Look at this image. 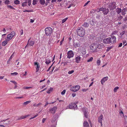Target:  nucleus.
I'll list each match as a JSON object with an SVG mask.
<instances>
[{
  "mask_svg": "<svg viewBox=\"0 0 127 127\" xmlns=\"http://www.w3.org/2000/svg\"><path fill=\"white\" fill-rule=\"evenodd\" d=\"M77 34L80 36H83L85 34V30L82 28H78L77 30Z\"/></svg>",
  "mask_w": 127,
  "mask_h": 127,
  "instance_id": "1",
  "label": "nucleus"
},
{
  "mask_svg": "<svg viewBox=\"0 0 127 127\" xmlns=\"http://www.w3.org/2000/svg\"><path fill=\"white\" fill-rule=\"evenodd\" d=\"M52 29L50 27L46 28L45 29V33L47 36H50L51 35Z\"/></svg>",
  "mask_w": 127,
  "mask_h": 127,
  "instance_id": "2",
  "label": "nucleus"
},
{
  "mask_svg": "<svg viewBox=\"0 0 127 127\" xmlns=\"http://www.w3.org/2000/svg\"><path fill=\"white\" fill-rule=\"evenodd\" d=\"M15 33L14 31H12L10 33L8 34L7 35V39H6L8 41L10 40L15 35Z\"/></svg>",
  "mask_w": 127,
  "mask_h": 127,
  "instance_id": "3",
  "label": "nucleus"
},
{
  "mask_svg": "<svg viewBox=\"0 0 127 127\" xmlns=\"http://www.w3.org/2000/svg\"><path fill=\"white\" fill-rule=\"evenodd\" d=\"M80 87L79 85H76L75 86L71 87L70 90L73 92H76L79 89Z\"/></svg>",
  "mask_w": 127,
  "mask_h": 127,
  "instance_id": "4",
  "label": "nucleus"
},
{
  "mask_svg": "<svg viewBox=\"0 0 127 127\" xmlns=\"http://www.w3.org/2000/svg\"><path fill=\"white\" fill-rule=\"evenodd\" d=\"M67 58L70 59L71 58H72L74 55L73 52L72 50H70L68 51L67 53Z\"/></svg>",
  "mask_w": 127,
  "mask_h": 127,
  "instance_id": "5",
  "label": "nucleus"
},
{
  "mask_svg": "<svg viewBox=\"0 0 127 127\" xmlns=\"http://www.w3.org/2000/svg\"><path fill=\"white\" fill-rule=\"evenodd\" d=\"M68 107L69 109H76L77 108V105L74 103H71L69 104Z\"/></svg>",
  "mask_w": 127,
  "mask_h": 127,
  "instance_id": "6",
  "label": "nucleus"
},
{
  "mask_svg": "<svg viewBox=\"0 0 127 127\" xmlns=\"http://www.w3.org/2000/svg\"><path fill=\"white\" fill-rule=\"evenodd\" d=\"M34 42L32 40H30V39L29 40L28 43L25 47L30 46H32L34 44Z\"/></svg>",
  "mask_w": 127,
  "mask_h": 127,
  "instance_id": "7",
  "label": "nucleus"
},
{
  "mask_svg": "<svg viewBox=\"0 0 127 127\" xmlns=\"http://www.w3.org/2000/svg\"><path fill=\"white\" fill-rule=\"evenodd\" d=\"M115 3L113 2L110 3L109 5V8L111 10H113L116 8Z\"/></svg>",
  "mask_w": 127,
  "mask_h": 127,
  "instance_id": "8",
  "label": "nucleus"
},
{
  "mask_svg": "<svg viewBox=\"0 0 127 127\" xmlns=\"http://www.w3.org/2000/svg\"><path fill=\"white\" fill-rule=\"evenodd\" d=\"M116 37L114 36L113 35L111 36L110 38V43H114L116 42Z\"/></svg>",
  "mask_w": 127,
  "mask_h": 127,
  "instance_id": "9",
  "label": "nucleus"
},
{
  "mask_svg": "<svg viewBox=\"0 0 127 127\" xmlns=\"http://www.w3.org/2000/svg\"><path fill=\"white\" fill-rule=\"evenodd\" d=\"M81 58L80 55L76 56L75 58L76 62L77 63H79L81 60Z\"/></svg>",
  "mask_w": 127,
  "mask_h": 127,
  "instance_id": "10",
  "label": "nucleus"
},
{
  "mask_svg": "<svg viewBox=\"0 0 127 127\" xmlns=\"http://www.w3.org/2000/svg\"><path fill=\"white\" fill-rule=\"evenodd\" d=\"M110 38L108 37L104 39L103 40V42L105 44H109L110 43Z\"/></svg>",
  "mask_w": 127,
  "mask_h": 127,
  "instance_id": "11",
  "label": "nucleus"
},
{
  "mask_svg": "<svg viewBox=\"0 0 127 127\" xmlns=\"http://www.w3.org/2000/svg\"><path fill=\"white\" fill-rule=\"evenodd\" d=\"M57 109V107L56 106H55L52 108L50 109L49 111L51 113L54 114L56 112Z\"/></svg>",
  "mask_w": 127,
  "mask_h": 127,
  "instance_id": "12",
  "label": "nucleus"
},
{
  "mask_svg": "<svg viewBox=\"0 0 127 127\" xmlns=\"http://www.w3.org/2000/svg\"><path fill=\"white\" fill-rule=\"evenodd\" d=\"M90 49L93 50H95L97 49L96 45L95 44H93L90 47Z\"/></svg>",
  "mask_w": 127,
  "mask_h": 127,
  "instance_id": "13",
  "label": "nucleus"
},
{
  "mask_svg": "<svg viewBox=\"0 0 127 127\" xmlns=\"http://www.w3.org/2000/svg\"><path fill=\"white\" fill-rule=\"evenodd\" d=\"M34 64L35 66H36V72H38L39 70L40 67V66L39 65V64L37 62H35L34 63Z\"/></svg>",
  "mask_w": 127,
  "mask_h": 127,
  "instance_id": "14",
  "label": "nucleus"
},
{
  "mask_svg": "<svg viewBox=\"0 0 127 127\" xmlns=\"http://www.w3.org/2000/svg\"><path fill=\"white\" fill-rule=\"evenodd\" d=\"M102 12L104 15H107L109 11V10L108 9L106 8H103V10L102 11Z\"/></svg>",
  "mask_w": 127,
  "mask_h": 127,
  "instance_id": "15",
  "label": "nucleus"
},
{
  "mask_svg": "<svg viewBox=\"0 0 127 127\" xmlns=\"http://www.w3.org/2000/svg\"><path fill=\"white\" fill-rule=\"evenodd\" d=\"M80 52L83 55H84L86 53V51L85 48L84 47H82L81 49Z\"/></svg>",
  "mask_w": 127,
  "mask_h": 127,
  "instance_id": "16",
  "label": "nucleus"
},
{
  "mask_svg": "<svg viewBox=\"0 0 127 127\" xmlns=\"http://www.w3.org/2000/svg\"><path fill=\"white\" fill-rule=\"evenodd\" d=\"M108 79V77H103L101 80V82L102 85H103L105 82Z\"/></svg>",
  "mask_w": 127,
  "mask_h": 127,
  "instance_id": "17",
  "label": "nucleus"
},
{
  "mask_svg": "<svg viewBox=\"0 0 127 127\" xmlns=\"http://www.w3.org/2000/svg\"><path fill=\"white\" fill-rule=\"evenodd\" d=\"M103 117L102 115H100L98 117V121L99 122H102V120L103 119Z\"/></svg>",
  "mask_w": 127,
  "mask_h": 127,
  "instance_id": "18",
  "label": "nucleus"
},
{
  "mask_svg": "<svg viewBox=\"0 0 127 127\" xmlns=\"http://www.w3.org/2000/svg\"><path fill=\"white\" fill-rule=\"evenodd\" d=\"M127 11V9L126 8L123 9L121 11V13L123 15H125L126 13V12Z\"/></svg>",
  "mask_w": 127,
  "mask_h": 127,
  "instance_id": "19",
  "label": "nucleus"
},
{
  "mask_svg": "<svg viewBox=\"0 0 127 127\" xmlns=\"http://www.w3.org/2000/svg\"><path fill=\"white\" fill-rule=\"evenodd\" d=\"M83 126L84 127H89V124L87 121H84L83 123Z\"/></svg>",
  "mask_w": 127,
  "mask_h": 127,
  "instance_id": "20",
  "label": "nucleus"
},
{
  "mask_svg": "<svg viewBox=\"0 0 127 127\" xmlns=\"http://www.w3.org/2000/svg\"><path fill=\"white\" fill-rule=\"evenodd\" d=\"M10 82L13 83L14 84L15 86L14 87V89H16L17 87V83H16V82L14 81L11 80L10 81Z\"/></svg>",
  "mask_w": 127,
  "mask_h": 127,
  "instance_id": "21",
  "label": "nucleus"
},
{
  "mask_svg": "<svg viewBox=\"0 0 127 127\" xmlns=\"http://www.w3.org/2000/svg\"><path fill=\"white\" fill-rule=\"evenodd\" d=\"M97 49L98 48L99 49H101L103 47V45L100 44L96 45Z\"/></svg>",
  "mask_w": 127,
  "mask_h": 127,
  "instance_id": "22",
  "label": "nucleus"
},
{
  "mask_svg": "<svg viewBox=\"0 0 127 127\" xmlns=\"http://www.w3.org/2000/svg\"><path fill=\"white\" fill-rule=\"evenodd\" d=\"M121 9L120 8H117L116 9V11L118 14H120L121 12Z\"/></svg>",
  "mask_w": 127,
  "mask_h": 127,
  "instance_id": "23",
  "label": "nucleus"
},
{
  "mask_svg": "<svg viewBox=\"0 0 127 127\" xmlns=\"http://www.w3.org/2000/svg\"><path fill=\"white\" fill-rule=\"evenodd\" d=\"M6 40L4 41L2 43V45L3 46H5L7 44L8 42L7 40Z\"/></svg>",
  "mask_w": 127,
  "mask_h": 127,
  "instance_id": "24",
  "label": "nucleus"
},
{
  "mask_svg": "<svg viewBox=\"0 0 127 127\" xmlns=\"http://www.w3.org/2000/svg\"><path fill=\"white\" fill-rule=\"evenodd\" d=\"M51 60L50 59L48 58L46 59L45 63L47 64H49Z\"/></svg>",
  "mask_w": 127,
  "mask_h": 127,
  "instance_id": "25",
  "label": "nucleus"
},
{
  "mask_svg": "<svg viewBox=\"0 0 127 127\" xmlns=\"http://www.w3.org/2000/svg\"><path fill=\"white\" fill-rule=\"evenodd\" d=\"M83 111L84 112V114L85 117L86 118H87L88 117V114L87 113L86 111L85 110H84L83 109Z\"/></svg>",
  "mask_w": 127,
  "mask_h": 127,
  "instance_id": "26",
  "label": "nucleus"
},
{
  "mask_svg": "<svg viewBox=\"0 0 127 127\" xmlns=\"http://www.w3.org/2000/svg\"><path fill=\"white\" fill-rule=\"evenodd\" d=\"M39 2L40 4L42 5H44L45 2V0H39Z\"/></svg>",
  "mask_w": 127,
  "mask_h": 127,
  "instance_id": "27",
  "label": "nucleus"
},
{
  "mask_svg": "<svg viewBox=\"0 0 127 127\" xmlns=\"http://www.w3.org/2000/svg\"><path fill=\"white\" fill-rule=\"evenodd\" d=\"M53 89L52 88H50L48 89V90L46 92L48 94H49L53 90Z\"/></svg>",
  "mask_w": 127,
  "mask_h": 127,
  "instance_id": "28",
  "label": "nucleus"
},
{
  "mask_svg": "<svg viewBox=\"0 0 127 127\" xmlns=\"http://www.w3.org/2000/svg\"><path fill=\"white\" fill-rule=\"evenodd\" d=\"M14 3L16 4H18L20 3V1L18 0H16L14 1Z\"/></svg>",
  "mask_w": 127,
  "mask_h": 127,
  "instance_id": "29",
  "label": "nucleus"
},
{
  "mask_svg": "<svg viewBox=\"0 0 127 127\" xmlns=\"http://www.w3.org/2000/svg\"><path fill=\"white\" fill-rule=\"evenodd\" d=\"M41 105V103H38L37 104H36V103H35V104H34L33 105V106L34 107H39Z\"/></svg>",
  "mask_w": 127,
  "mask_h": 127,
  "instance_id": "30",
  "label": "nucleus"
},
{
  "mask_svg": "<svg viewBox=\"0 0 127 127\" xmlns=\"http://www.w3.org/2000/svg\"><path fill=\"white\" fill-rule=\"evenodd\" d=\"M119 87L117 86L115 87L114 89V92H117V90L119 89Z\"/></svg>",
  "mask_w": 127,
  "mask_h": 127,
  "instance_id": "31",
  "label": "nucleus"
},
{
  "mask_svg": "<svg viewBox=\"0 0 127 127\" xmlns=\"http://www.w3.org/2000/svg\"><path fill=\"white\" fill-rule=\"evenodd\" d=\"M31 102V101H28L24 102L23 103L24 105H27Z\"/></svg>",
  "mask_w": 127,
  "mask_h": 127,
  "instance_id": "32",
  "label": "nucleus"
},
{
  "mask_svg": "<svg viewBox=\"0 0 127 127\" xmlns=\"http://www.w3.org/2000/svg\"><path fill=\"white\" fill-rule=\"evenodd\" d=\"M101 62L100 60V59H98L96 63L97 65H99L100 64Z\"/></svg>",
  "mask_w": 127,
  "mask_h": 127,
  "instance_id": "33",
  "label": "nucleus"
},
{
  "mask_svg": "<svg viewBox=\"0 0 127 127\" xmlns=\"http://www.w3.org/2000/svg\"><path fill=\"white\" fill-rule=\"evenodd\" d=\"M83 26L85 27H87L89 26V24L88 23L86 22H85L83 24Z\"/></svg>",
  "mask_w": 127,
  "mask_h": 127,
  "instance_id": "34",
  "label": "nucleus"
},
{
  "mask_svg": "<svg viewBox=\"0 0 127 127\" xmlns=\"http://www.w3.org/2000/svg\"><path fill=\"white\" fill-rule=\"evenodd\" d=\"M4 3L6 4H8L10 3V1L9 0H6L5 1Z\"/></svg>",
  "mask_w": 127,
  "mask_h": 127,
  "instance_id": "35",
  "label": "nucleus"
},
{
  "mask_svg": "<svg viewBox=\"0 0 127 127\" xmlns=\"http://www.w3.org/2000/svg\"><path fill=\"white\" fill-rule=\"evenodd\" d=\"M29 116V115H28L27 116H22L19 118V119H24L26 118L28 116Z\"/></svg>",
  "mask_w": 127,
  "mask_h": 127,
  "instance_id": "36",
  "label": "nucleus"
},
{
  "mask_svg": "<svg viewBox=\"0 0 127 127\" xmlns=\"http://www.w3.org/2000/svg\"><path fill=\"white\" fill-rule=\"evenodd\" d=\"M7 8H9L11 9H15V8H14L12 6L10 5H7Z\"/></svg>",
  "mask_w": 127,
  "mask_h": 127,
  "instance_id": "37",
  "label": "nucleus"
},
{
  "mask_svg": "<svg viewBox=\"0 0 127 127\" xmlns=\"http://www.w3.org/2000/svg\"><path fill=\"white\" fill-rule=\"evenodd\" d=\"M119 114L120 115V116L121 117H123L124 116V115L123 113V111L122 110H121L120 112H119Z\"/></svg>",
  "mask_w": 127,
  "mask_h": 127,
  "instance_id": "38",
  "label": "nucleus"
},
{
  "mask_svg": "<svg viewBox=\"0 0 127 127\" xmlns=\"http://www.w3.org/2000/svg\"><path fill=\"white\" fill-rule=\"evenodd\" d=\"M68 19V18L67 17L66 18H65L64 19L62 20V23H64V22H65Z\"/></svg>",
  "mask_w": 127,
  "mask_h": 127,
  "instance_id": "39",
  "label": "nucleus"
},
{
  "mask_svg": "<svg viewBox=\"0 0 127 127\" xmlns=\"http://www.w3.org/2000/svg\"><path fill=\"white\" fill-rule=\"evenodd\" d=\"M112 48V46L108 47L106 49V51L107 52H108Z\"/></svg>",
  "mask_w": 127,
  "mask_h": 127,
  "instance_id": "40",
  "label": "nucleus"
},
{
  "mask_svg": "<svg viewBox=\"0 0 127 127\" xmlns=\"http://www.w3.org/2000/svg\"><path fill=\"white\" fill-rule=\"evenodd\" d=\"M37 0H33L32 2V4L34 5L37 3Z\"/></svg>",
  "mask_w": 127,
  "mask_h": 127,
  "instance_id": "41",
  "label": "nucleus"
},
{
  "mask_svg": "<svg viewBox=\"0 0 127 127\" xmlns=\"http://www.w3.org/2000/svg\"><path fill=\"white\" fill-rule=\"evenodd\" d=\"M93 60V58L92 57H91L89 59L87 60L88 62H92Z\"/></svg>",
  "mask_w": 127,
  "mask_h": 127,
  "instance_id": "42",
  "label": "nucleus"
},
{
  "mask_svg": "<svg viewBox=\"0 0 127 127\" xmlns=\"http://www.w3.org/2000/svg\"><path fill=\"white\" fill-rule=\"evenodd\" d=\"M124 118L125 119V122L127 123V116L126 115L124 116Z\"/></svg>",
  "mask_w": 127,
  "mask_h": 127,
  "instance_id": "43",
  "label": "nucleus"
},
{
  "mask_svg": "<svg viewBox=\"0 0 127 127\" xmlns=\"http://www.w3.org/2000/svg\"><path fill=\"white\" fill-rule=\"evenodd\" d=\"M125 33V32L124 31H122L120 33V35H121V36H122Z\"/></svg>",
  "mask_w": 127,
  "mask_h": 127,
  "instance_id": "44",
  "label": "nucleus"
},
{
  "mask_svg": "<svg viewBox=\"0 0 127 127\" xmlns=\"http://www.w3.org/2000/svg\"><path fill=\"white\" fill-rule=\"evenodd\" d=\"M103 10V7H101L99 9H97V11L98 12H99L100 11H102Z\"/></svg>",
  "mask_w": 127,
  "mask_h": 127,
  "instance_id": "45",
  "label": "nucleus"
},
{
  "mask_svg": "<svg viewBox=\"0 0 127 127\" xmlns=\"http://www.w3.org/2000/svg\"><path fill=\"white\" fill-rule=\"evenodd\" d=\"M74 72V70H72L70 71H69L68 72V74H71L73 73Z\"/></svg>",
  "mask_w": 127,
  "mask_h": 127,
  "instance_id": "46",
  "label": "nucleus"
},
{
  "mask_svg": "<svg viewBox=\"0 0 127 127\" xmlns=\"http://www.w3.org/2000/svg\"><path fill=\"white\" fill-rule=\"evenodd\" d=\"M27 2H24L22 3V6L23 7H25L27 5Z\"/></svg>",
  "mask_w": 127,
  "mask_h": 127,
  "instance_id": "47",
  "label": "nucleus"
},
{
  "mask_svg": "<svg viewBox=\"0 0 127 127\" xmlns=\"http://www.w3.org/2000/svg\"><path fill=\"white\" fill-rule=\"evenodd\" d=\"M18 73L16 72H15L13 73H11V74L12 75H17Z\"/></svg>",
  "mask_w": 127,
  "mask_h": 127,
  "instance_id": "48",
  "label": "nucleus"
},
{
  "mask_svg": "<svg viewBox=\"0 0 127 127\" xmlns=\"http://www.w3.org/2000/svg\"><path fill=\"white\" fill-rule=\"evenodd\" d=\"M13 54H14V53H13L11 55V56H10L9 60H8V61H7V62L8 63V62L9 61H10V60L11 59H12V56H13Z\"/></svg>",
  "mask_w": 127,
  "mask_h": 127,
  "instance_id": "49",
  "label": "nucleus"
},
{
  "mask_svg": "<svg viewBox=\"0 0 127 127\" xmlns=\"http://www.w3.org/2000/svg\"><path fill=\"white\" fill-rule=\"evenodd\" d=\"M66 92V90H64L63 91H62L61 93V94L62 95H64Z\"/></svg>",
  "mask_w": 127,
  "mask_h": 127,
  "instance_id": "50",
  "label": "nucleus"
},
{
  "mask_svg": "<svg viewBox=\"0 0 127 127\" xmlns=\"http://www.w3.org/2000/svg\"><path fill=\"white\" fill-rule=\"evenodd\" d=\"M31 0H29L28 1V5L29 6H30L31 4Z\"/></svg>",
  "mask_w": 127,
  "mask_h": 127,
  "instance_id": "51",
  "label": "nucleus"
},
{
  "mask_svg": "<svg viewBox=\"0 0 127 127\" xmlns=\"http://www.w3.org/2000/svg\"><path fill=\"white\" fill-rule=\"evenodd\" d=\"M20 32V34L21 35H22L23 34V31L22 29L21 31Z\"/></svg>",
  "mask_w": 127,
  "mask_h": 127,
  "instance_id": "52",
  "label": "nucleus"
},
{
  "mask_svg": "<svg viewBox=\"0 0 127 127\" xmlns=\"http://www.w3.org/2000/svg\"><path fill=\"white\" fill-rule=\"evenodd\" d=\"M123 18V17L121 15L118 17V19H119L120 20H121Z\"/></svg>",
  "mask_w": 127,
  "mask_h": 127,
  "instance_id": "53",
  "label": "nucleus"
},
{
  "mask_svg": "<svg viewBox=\"0 0 127 127\" xmlns=\"http://www.w3.org/2000/svg\"><path fill=\"white\" fill-rule=\"evenodd\" d=\"M118 32V31H115L114 32H113L112 33V34H116Z\"/></svg>",
  "mask_w": 127,
  "mask_h": 127,
  "instance_id": "54",
  "label": "nucleus"
},
{
  "mask_svg": "<svg viewBox=\"0 0 127 127\" xmlns=\"http://www.w3.org/2000/svg\"><path fill=\"white\" fill-rule=\"evenodd\" d=\"M88 90V89H83L82 90V91L84 92H85Z\"/></svg>",
  "mask_w": 127,
  "mask_h": 127,
  "instance_id": "55",
  "label": "nucleus"
},
{
  "mask_svg": "<svg viewBox=\"0 0 127 127\" xmlns=\"http://www.w3.org/2000/svg\"><path fill=\"white\" fill-rule=\"evenodd\" d=\"M32 88L31 87H25L24 88V89H30V88Z\"/></svg>",
  "mask_w": 127,
  "mask_h": 127,
  "instance_id": "56",
  "label": "nucleus"
},
{
  "mask_svg": "<svg viewBox=\"0 0 127 127\" xmlns=\"http://www.w3.org/2000/svg\"><path fill=\"white\" fill-rule=\"evenodd\" d=\"M90 1H88L84 5V6H86L88 4Z\"/></svg>",
  "mask_w": 127,
  "mask_h": 127,
  "instance_id": "57",
  "label": "nucleus"
},
{
  "mask_svg": "<svg viewBox=\"0 0 127 127\" xmlns=\"http://www.w3.org/2000/svg\"><path fill=\"white\" fill-rule=\"evenodd\" d=\"M46 120V119L43 118L42 119V122L44 123Z\"/></svg>",
  "mask_w": 127,
  "mask_h": 127,
  "instance_id": "58",
  "label": "nucleus"
},
{
  "mask_svg": "<svg viewBox=\"0 0 127 127\" xmlns=\"http://www.w3.org/2000/svg\"><path fill=\"white\" fill-rule=\"evenodd\" d=\"M49 3V1H46V2L45 3V5L46 6L48 4V3Z\"/></svg>",
  "mask_w": 127,
  "mask_h": 127,
  "instance_id": "59",
  "label": "nucleus"
},
{
  "mask_svg": "<svg viewBox=\"0 0 127 127\" xmlns=\"http://www.w3.org/2000/svg\"><path fill=\"white\" fill-rule=\"evenodd\" d=\"M23 98V96H20V97H15V98Z\"/></svg>",
  "mask_w": 127,
  "mask_h": 127,
  "instance_id": "60",
  "label": "nucleus"
},
{
  "mask_svg": "<svg viewBox=\"0 0 127 127\" xmlns=\"http://www.w3.org/2000/svg\"><path fill=\"white\" fill-rule=\"evenodd\" d=\"M122 43H120L119 44V47H120L122 46Z\"/></svg>",
  "mask_w": 127,
  "mask_h": 127,
  "instance_id": "61",
  "label": "nucleus"
},
{
  "mask_svg": "<svg viewBox=\"0 0 127 127\" xmlns=\"http://www.w3.org/2000/svg\"><path fill=\"white\" fill-rule=\"evenodd\" d=\"M32 12V10H27V12Z\"/></svg>",
  "mask_w": 127,
  "mask_h": 127,
  "instance_id": "62",
  "label": "nucleus"
},
{
  "mask_svg": "<svg viewBox=\"0 0 127 127\" xmlns=\"http://www.w3.org/2000/svg\"><path fill=\"white\" fill-rule=\"evenodd\" d=\"M2 31L4 33H5L6 32V30L5 29V28H3V29L2 30Z\"/></svg>",
  "mask_w": 127,
  "mask_h": 127,
  "instance_id": "63",
  "label": "nucleus"
},
{
  "mask_svg": "<svg viewBox=\"0 0 127 127\" xmlns=\"http://www.w3.org/2000/svg\"><path fill=\"white\" fill-rule=\"evenodd\" d=\"M34 22V20L32 19H30V22L31 23H33Z\"/></svg>",
  "mask_w": 127,
  "mask_h": 127,
  "instance_id": "64",
  "label": "nucleus"
}]
</instances>
